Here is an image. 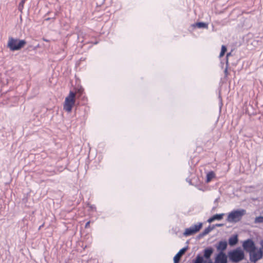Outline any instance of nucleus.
Wrapping results in <instances>:
<instances>
[{"label":"nucleus","mask_w":263,"mask_h":263,"mask_svg":"<svg viewBox=\"0 0 263 263\" xmlns=\"http://www.w3.org/2000/svg\"><path fill=\"white\" fill-rule=\"evenodd\" d=\"M76 93L70 91L68 95L65 98L63 104L64 109L67 112H70L76 103Z\"/></svg>","instance_id":"nucleus-1"},{"label":"nucleus","mask_w":263,"mask_h":263,"mask_svg":"<svg viewBox=\"0 0 263 263\" xmlns=\"http://www.w3.org/2000/svg\"><path fill=\"white\" fill-rule=\"evenodd\" d=\"M26 44V42L24 40H20L10 37L8 40V47L11 51L19 50L23 48Z\"/></svg>","instance_id":"nucleus-2"},{"label":"nucleus","mask_w":263,"mask_h":263,"mask_svg":"<svg viewBox=\"0 0 263 263\" xmlns=\"http://www.w3.org/2000/svg\"><path fill=\"white\" fill-rule=\"evenodd\" d=\"M228 256L232 261L238 262L244 258L245 255L243 252L240 248H237L229 252Z\"/></svg>","instance_id":"nucleus-3"},{"label":"nucleus","mask_w":263,"mask_h":263,"mask_svg":"<svg viewBox=\"0 0 263 263\" xmlns=\"http://www.w3.org/2000/svg\"><path fill=\"white\" fill-rule=\"evenodd\" d=\"M246 214V210H235L230 213L227 217V221L230 222H238L242 218V217Z\"/></svg>","instance_id":"nucleus-4"},{"label":"nucleus","mask_w":263,"mask_h":263,"mask_svg":"<svg viewBox=\"0 0 263 263\" xmlns=\"http://www.w3.org/2000/svg\"><path fill=\"white\" fill-rule=\"evenodd\" d=\"M202 226V223H199L198 224H195L189 228H187L185 229L184 232V235L186 236L193 235L199 231V230L201 229Z\"/></svg>","instance_id":"nucleus-5"},{"label":"nucleus","mask_w":263,"mask_h":263,"mask_svg":"<svg viewBox=\"0 0 263 263\" xmlns=\"http://www.w3.org/2000/svg\"><path fill=\"white\" fill-rule=\"evenodd\" d=\"M243 248L245 250L250 253L253 251H254L255 248V244L253 241L251 239H248L245 241L242 245Z\"/></svg>","instance_id":"nucleus-6"},{"label":"nucleus","mask_w":263,"mask_h":263,"mask_svg":"<svg viewBox=\"0 0 263 263\" xmlns=\"http://www.w3.org/2000/svg\"><path fill=\"white\" fill-rule=\"evenodd\" d=\"M250 259L252 261L255 262L262 257V251L260 249L257 250L256 248L250 253Z\"/></svg>","instance_id":"nucleus-7"},{"label":"nucleus","mask_w":263,"mask_h":263,"mask_svg":"<svg viewBox=\"0 0 263 263\" xmlns=\"http://www.w3.org/2000/svg\"><path fill=\"white\" fill-rule=\"evenodd\" d=\"M215 263H227V257L223 252H220L215 258Z\"/></svg>","instance_id":"nucleus-8"},{"label":"nucleus","mask_w":263,"mask_h":263,"mask_svg":"<svg viewBox=\"0 0 263 263\" xmlns=\"http://www.w3.org/2000/svg\"><path fill=\"white\" fill-rule=\"evenodd\" d=\"M186 251V248H182L181 249L177 254L174 257V263H178L180 261V258L182 256V255Z\"/></svg>","instance_id":"nucleus-9"},{"label":"nucleus","mask_w":263,"mask_h":263,"mask_svg":"<svg viewBox=\"0 0 263 263\" xmlns=\"http://www.w3.org/2000/svg\"><path fill=\"white\" fill-rule=\"evenodd\" d=\"M224 215V214H223V213L214 215V216L210 217L208 220V222L209 223H211L215 220H221L223 218V217Z\"/></svg>","instance_id":"nucleus-10"},{"label":"nucleus","mask_w":263,"mask_h":263,"mask_svg":"<svg viewBox=\"0 0 263 263\" xmlns=\"http://www.w3.org/2000/svg\"><path fill=\"white\" fill-rule=\"evenodd\" d=\"M227 242L226 241H221L219 242L217 249L218 250L221 251L222 252L224 250L226 249L227 247Z\"/></svg>","instance_id":"nucleus-11"},{"label":"nucleus","mask_w":263,"mask_h":263,"mask_svg":"<svg viewBox=\"0 0 263 263\" xmlns=\"http://www.w3.org/2000/svg\"><path fill=\"white\" fill-rule=\"evenodd\" d=\"M215 177H216L215 174L213 171L209 172L206 174V181H205L206 182L209 183L211 181V180L213 178H215Z\"/></svg>","instance_id":"nucleus-12"},{"label":"nucleus","mask_w":263,"mask_h":263,"mask_svg":"<svg viewBox=\"0 0 263 263\" xmlns=\"http://www.w3.org/2000/svg\"><path fill=\"white\" fill-rule=\"evenodd\" d=\"M238 242V238L237 236L235 235L233 237H231L229 239V243L230 246H234Z\"/></svg>","instance_id":"nucleus-13"},{"label":"nucleus","mask_w":263,"mask_h":263,"mask_svg":"<svg viewBox=\"0 0 263 263\" xmlns=\"http://www.w3.org/2000/svg\"><path fill=\"white\" fill-rule=\"evenodd\" d=\"M194 263H212L211 261H204L203 258L202 256L198 255L194 261Z\"/></svg>","instance_id":"nucleus-14"},{"label":"nucleus","mask_w":263,"mask_h":263,"mask_svg":"<svg viewBox=\"0 0 263 263\" xmlns=\"http://www.w3.org/2000/svg\"><path fill=\"white\" fill-rule=\"evenodd\" d=\"M213 253V250L211 248L206 249L204 252V256L206 258H209Z\"/></svg>","instance_id":"nucleus-15"},{"label":"nucleus","mask_w":263,"mask_h":263,"mask_svg":"<svg viewBox=\"0 0 263 263\" xmlns=\"http://www.w3.org/2000/svg\"><path fill=\"white\" fill-rule=\"evenodd\" d=\"M196 26L198 28H207L208 25L204 23L199 22L196 24Z\"/></svg>","instance_id":"nucleus-16"},{"label":"nucleus","mask_w":263,"mask_h":263,"mask_svg":"<svg viewBox=\"0 0 263 263\" xmlns=\"http://www.w3.org/2000/svg\"><path fill=\"white\" fill-rule=\"evenodd\" d=\"M226 51H227L226 47L224 45H222L221 47V52L219 54V57H222L224 55Z\"/></svg>","instance_id":"nucleus-17"},{"label":"nucleus","mask_w":263,"mask_h":263,"mask_svg":"<svg viewBox=\"0 0 263 263\" xmlns=\"http://www.w3.org/2000/svg\"><path fill=\"white\" fill-rule=\"evenodd\" d=\"M255 223H263V216H258L255 218Z\"/></svg>","instance_id":"nucleus-18"},{"label":"nucleus","mask_w":263,"mask_h":263,"mask_svg":"<svg viewBox=\"0 0 263 263\" xmlns=\"http://www.w3.org/2000/svg\"><path fill=\"white\" fill-rule=\"evenodd\" d=\"M26 0H21V2H20V5H19V7L20 8H22V9L24 7V5L25 3Z\"/></svg>","instance_id":"nucleus-19"},{"label":"nucleus","mask_w":263,"mask_h":263,"mask_svg":"<svg viewBox=\"0 0 263 263\" xmlns=\"http://www.w3.org/2000/svg\"><path fill=\"white\" fill-rule=\"evenodd\" d=\"M211 231V229L209 228L205 229L203 232V235H206L208 233H209V232Z\"/></svg>","instance_id":"nucleus-20"},{"label":"nucleus","mask_w":263,"mask_h":263,"mask_svg":"<svg viewBox=\"0 0 263 263\" xmlns=\"http://www.w3.org/2000/svg\"><path fill=\"white\" fill-rule=\"evenodd\" d=\"M90 221H88L85 224V228H88L89 227Z\"/></svg>","instance_id":"nucleus-21"},{"label":"nucleus","mask_w":263,"mask_h":263,"mask_svg":"<svg viewBox=\"0 0 263 263\" xmlns=\"http://www.w3.org/2000/svg\"><path fill=\"white\" fill-rule=\"evenodd\" d=\"M43 40L44 41L46 42H49V40H47V39H45V38H43Z\"/></svg>","instance_id":"nucleus-22"},{"label":"nucleus","mask_w":263,"mask_h":263,"mask_svg":"<svg viewBox=\"0 0 263 263\" xmlns=\"http://www.w3.org/2000/svg\"><path fill=\"white\" fill-rule=\"evenodd\" d=\"M78 92H80V93H82V91H81L80 89L78 90Z\"/></svg>","instance_id":"nucleus-23"},{"label":"nucleus","mask_w":263,"mask_h":263,"mask_svg":"<svg viewBox=\"0 0 263 263\" xmlns=\"http://www.w3.org/2000/svg\"><path fill=\"white\" fill-rule=\"evenodd\" d=\"M221 226H222V224H217V226H219V227Z\"/></svg>","instance_id":"nucleus-24"}]
</instances>
